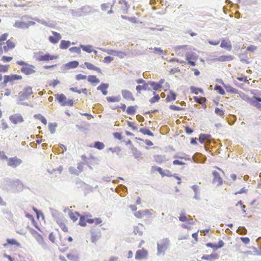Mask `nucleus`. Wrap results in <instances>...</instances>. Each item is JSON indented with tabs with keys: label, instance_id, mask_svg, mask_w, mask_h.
<instances>
[{
	"label": "nucleus",
	"instance_id": "obj_59",
	"mask_svg": "<svg viewBox=\"0 0 261 261\" xmlns=\"http://www.w3.org/2000/svg\"><path fill=\"white\" fill-rule=\"evenodd\" d=\"M126 56V54L122 51L117 50L116 56H117L120 59L123 58Z\"/></svg>",
	"mask_w": 261,
	"mask_h": 261
},
{
	"label": "nucleus",
	"instance_id": "obj_23",
	"mask_svg": "<svg viewBox=\"0 0 261 261\" xmlns=\"http://www.w3.org/2000/svg\"><path fill=\"white\" fill-rule=\"evenodd\" d=\"M232 60H233V57L230 55L221 56L215 59L216 61L220 62L229 61H231Z\"/></svg>",
	"mask_w": 261,
	"mask_h": 261
},
{
	"label": "nucleus",
	"instance_id": "obj_26",
	"mask_svg": "<svg viewBox=\"0 0 261 261\" xmlns=\"http://www.w3.org/2000/svg\"><path fill=\"white\" fill-rule=\"evenodd\" d=\"M81 158L89 166L92 164L91 161L95 160V158L93 155H90L89 158H88L85 155H83L81 156Z\"/></svg>",
	"mask_w": 261,
	"mask_h": 261
},
{
	"label": "nucleus",
	"instance_id": "obj_52",
	"mask_svg": "<svg viewBox=\"0 0 261 261\" xmlns=\"http://www.w3.org/2000/svg\"><path fill=\"white\" fill-rule=\"evenodd\" d=\"M215 113L218 116L223 117L224 115V111L222 109L216 108L215 110Z\"/></svg>",
	"mask_w": 261,
	"mask_h": 261
},
{
	"label": "nucleus",
	"instance_id": "obj_47",
	"mask_svg": "<svg viewBox=\"0 0 261 261\" xmlns=\"http://www.w3.org/2000/svg\"><path fill=\"white\" fill-rule=\"evenodd\" d=\"M10 67L9 65H3L0 64V72H7Z\"/></svg>",
	"mask_w": 261,
	"mask_h": 261
},
{
	"label": "nucleus",
	"instance_id": "obj_42",
	"mask_svg": "<svg viewBox=\"0 0 261 261\" xmlns=\"http://www.w3.org/2000/svg\"><path fill=\"white\" fill-rule=\"evenodd\" d=\"M211 138V135L208 134H201L199 138V141L201 143H203L206 140H208Z\"/></svg>",
	"mask_w": 261,
	"mask_h": 261
},
{
	"label": "nucleus",
	"instance_id": "obj_10",
	"mask_svg": "<svg viewBox=\"0 0 261 261\" xmlns=\"http://www.w3.org/2000/svg\"><path fill=\"white\" fill-rule=\"evenodd\" d=\"M213 176V183L216 184L217 186H221L223 184V180L221 177L219 173L216 171H214L212 172Z\"/></svg>",
	"mask_w": 261,
	"mask_h": 261
},
{
	"label": "nucleus",
	"instance_id": "obj_63",
	"mask_svg": "<svg viewBox=\"0 0 261 261\" xmlns=\"http://www.w3.org/2000/svg\"><path fill=\"white\" fill-rule=\"evenodd\" d=\"M9 34L8 33H4L0 36V43L3 41L7 40Z\"/></svg>",
	"mask_w": 261,
	"mask_h": 261
},
{
	"label": "nucleus",
	"instance_id": "obj_54",
	"mask_svg": "<svg viewBox=\"0 0 261 261\" xmlns=\"http://www.w3.org/2000/svg\"><path fill=\"white\" fill-rule=\"evenodd\" d=\"M81 47H72L69 48L71 53H75L80 54L81 53Z\"/></svg>",
	"mask_w": 261,
	"mask_h": 261
},
{
	"label": "nucleus",
	"instance_id": "obj_15",
	"mask_svg": "<svg viewBox=\"0 0 261 261\" xmlns=\"http://www.w3.org/2000/svg\"><path fill=\"white\" fill-rule=\"evenodd\" d=\"M122 97L127 100L134 101L135 98L132 93L127 90H123L121 91Z\"/></svg>",
	"mask_w": 261,
	"mask_h": 261
},
{
	"label": "nucleus",
	"instance_id": "obj_18",
	"mask_svg": "<svg viewBox=\"0 0 261 261\" xmlns=\"http://www.w3.org/2000/svg\"><path fill=\"white\" fill-rule=\"evenodd\" d=\"M220 47L229 51L232 49L231 42L228 39H223L221 41Z\"/></svg>",
	"mask_w": 261,
	"mask_h": 261
},
{
	"label": "nucleus",
	"instance_id": "obj_22",
	"mask_svg": "<svg viewBox=\"0 0 261 261\" xmlns=\"http://www.w3.org/2000/svg\"><path fill=\"white\" fill-rule=\"evenodd\" d=\"M84 64L88 69L95 70L98 73H101V70L100 68L95 66L92 64L86 62H85Z\"/></svg>",
	"mask_w": 261,
	"mask_h": 261
},
{
	"label": "nucleus",
	"instance_id": "obj_57",
	"mask_svg": "<svg viewBox=\"0 0 261 261\" xmlns=\"http://www.w3.org/2000/svg\"><path fill=\"white\" fill-rule=\"evenodd\" d=\"M133 155L136 158L139 159L142 155V153L141 151L135 149L133 150Z\"/></svg>",
	"mask_w": 261,
	"mask_h": 261
},
{
	"label": "nucleus",
	"instance_id": "obj_48",
	"mask_svg": "<svg viewBox=\"0 0 261 261\" xmlns=\"http://www.w3.org/2000/svg\"><path fill=\"white\" fill-rule=\"evenodd\" d=\"M140 132L144 135H147L150 136H153V134L148 129L145 128H141L140 129Z\"/></svg>",
	"mask_w": 261,
	"mask_h": 261
},
{
	"label": "nucleus",
	"instance_id": "obj_25",
	"mask_svg": "<svg viewBox=\"0 0 261 261\" xmlns=\"http://www.w3.org/2000/svg\"><path fill=\"white\" fill-rule=\"evenodd\" d=\"M108 87L109 84L102 83L97 88V89L100 90L103 95H106L108 94L107 89Z\"/></svg>",
	"mask_w": 261,
	"mask_h": 261
},
{
	"label": "nucleus",
	"instance_id": "obj_53",
	"mask_svg": "<svg viewBox=\"0 0 261 261\" xmlns=\"http://www.w3.org/2000/svg\"><path fill=\"white\" fill-rule=\"evenodd\" d=\"M248 99L249 103L251 105H252L255 107H257V105H258V103H259V102L255 99H254V97H253V98L252 99L248 98Z\"/></svg>",
	"mask_w": 261,
	"mask_h": 261
},
{
	"label": "nucleus",
	"instance_id": "obj_3",
	"mask_svg": "<svg viewBox=\"0 0 261 261\" xmlns=\"http://www.w3.org/2000/svg\"><path fill=\"white\" fill-rule=\"evenodd\" d=\"M22 76L18 74H10L5 75L4 76V81L1 84V85L5 87L7 84L9 83L10 84L13 85L14 84L15 81L21 80Z\"/></svg>",
	"mask_w": 261,
	"mask_h": 261
},
{
	"label": "nucleus",
	"instance_id": "obj_28",
	"mask_svg": "<svg viewBox=\"0 0 261 261\" xmlns=\"http://www.w3.org/2000/svg\"><path fill=\"white\" fill-rule=\"evenodd\" d=\"M150 214V212L148 210L145 211H140L135 213V216L138 218H142L145 215Z\"/></svg>",
	"mask_w": 261,
	"mask_h": 261
},
{
	"label": "nucleus",
	"instance_id": "obj_12",
	"mask_svg": "<svg viewBox=\"0 0 261 261\" xmlns=\"http://www.w3.org/2000/svg\"><path fill=\"white\" fill-rule=\"evenodd\" d=\"M34 24L35 22L33 21H29L28 23H25L20 21H17L15 22L14 27L17 28L24 29L28 28L29 26Z\"/></svg>",
	"mask_w": 261,
	"mask_h": 261
},
{
	"label": "nucleus",
	"instance_id": "obj_17",
	"mask_svg": "<svg viewBox=\"0 0 261 261\" xmlns=\"http://www.w3.org/2000/svg\"><path fill=\"white\" fill-rule=\"evenodd\" d=\"M218 81L219 82V83L223 85V87L226 89L227 92L234 94H237L238 93V91L237 89H236L234 88H233L232 87L227 86L223 83L222 80H218Z\"/></svg>",
	"mask_w": 261,
	"mask_h": 261
},
{
	"label": "nucleus",
	"instance_id": "obj_30",
	"mask_svg": "<svg viewBox=\"0 0 261 261\" xmlns=\"http://www.w3.org/2000/svg\"><path fill=\"white\" fill-rule=\"evenodd\" d=\"M80 47H81V48H82V49L87 52V53H91V52H92L93 51L95 53V54H96L97 53V51L96 50H93V48H92V46L91 45H80Z\"/></svg>",
	"mask_w": 261,
	"mask_h": 261
},
{
	"label": "nucleus",
	"instance_id": "obj_19",
	"mask_svg": "<svg viewBox=\"0 0 261 261\" xmlns=\"http://www.w3.org/2000/svg\"><path fill=\"white\" fill-rule=\"evenodd\" d=\"M67 257L70 261H79V254L76 251H71L67 255Z\"/></svg>",
	"mask_w": 261,
	"mask_h": 261
},
{
	"label": "nucleus",
	"instance_id": "obj_24",
	"mask_svg": "<svg viewBox=\"0 0 261 261\" xmlns=\"http://www.w3.org/2000/svg\"><path fill=\"white\" fill-rule=\"evenodd\" d=\"M219 255L217 253H212L210 255H204L202 256L201 259L203 260H212L213 259H218Z\"/></svg>",
	"mask_w": 261,
	"mask_h": 261
},
{
	"label": "nucleus",
	"instance_id": "obj_58",
	"mask_svg": "<svg viewBox=\"0 0 261 261\" xmlns=\"http://www.w3.org/2000/svg\"><path fill=\"white\" fill-rule=\"evenodd\" d=\"M33 209L34 211L36 213L37 217L38 219L40 218V217L43 219V218H44L43 215L41 212L39 211L37 209H36L35 207H33Z\"/></svg>",
	"mask_w": 261,
	"mask_h": 261
},
{
	"label": "nucleus",
	"instance_id": "obj_62",
	"mask_svg": "<svg viewBox=\"0 0 261 261\" xmlns=\"http://www.w3.org/2000/svg\"><path fill=\"white\" fill-rule=\"evenodd\" d=\"M160 98V97L159 95H155V96H154L153 97H152L150 99V102L151 103H154L155 102L158 101L159 100Z\"/></svg>",
	"mask_w": 261,
	"mask_h": 261
},
{
	"label": "nucleus",
	"instance_id": "obj_39",
	"mask_svg": "<svg viewBox=\"0 0 261 261\" xmlns=\"http://www.w3.org/2000/svg\"><path fill=\"white\" fill-rule=\"evenodd\" d=\"M90 147H94L99 150H101L104 148L105 144L102 142L97 141L94 143L93 146L90 145Z\"/></svg>",
	"mask_w": 261,
	"mask_h": 261
},
{
	"label": "nucleus",
	"instance_id": "obj_43",
	"mask_svg": "<svg viewBox=\"0 0 261 261\" xmlns=\"http://www.w3.org/2000/svg\"><path fill=\"white\" fill-rule=\"evenodd\" d=\"M69 215L70 219L74 222L76 221L80 216V214L78 213L72 212H70Z\"/></svg>",
	"mask_w": 261,
	"mask_h": 261
},
{
	"label": "nucleus",
	"instance_id": "obj_2",
	"mask_svg": "<svg viewBox=\"0 0 261 261\" xmlns=\"http://www.w3.org/2000/svg\"><path fill=\"white\" fill-rule=\"evenodd\" d=\"M15 46L16 42L13 38L7 40L6 42L4 44L3 46H2V44L0 43V56L3 53H8L9 51L14 48Z\"/></svg>",
	"mask_w": 261,
	"mask_h": 261
},
{
	"label": "nucleus",
	"instance_id": "obj_11",
	"mask_svg": "<svg viewBox=\"0 0 261 261\" xmlns=\"http://www.w3.org/2000/svg\"><path fill=\"white\" fill-rule=\"evenodd\" d=\"M35 66L32 65L26 64L21 68V72L26 75L33 74L35 72Z\"/></svg>",
	"mask_w": 261,
	"mask_h": 261
},
{
	"label": "nucleus",
	"instance_id": "obj_60",
	"mask_svg": "<svg viewBox=\"0 0 261 261\" xmlns=\"http://www.w3.org/2000/svg\"><path fill=\"white\" fill-rule=\"evenodd\" d=\"M151 86L153 87V89L155 90H156L162 88V86L159 84V83L152 82L151 84Z\"/></svg>",
	"mask_w": 261,
	"mask_h": 261
},
{
	"label": "nucleus",
	"instance_id": "obj_36",
	"mask_svg": "<svg viewBox=\"0 0 261 261\" xmlns=\"http://www.w3.org/2000/svg\"><path fill=\"white\" fill-rule=\"evenodd\" d=\"M70 45L69 41L62 40L60 44V48L62 49H67Z\"/></svg>",
	"mask_w": 261,
	"mask_h": 261
},
{
	"label": "nucleus",
	"instance_id": "obj_5",
	"mask_svg": "<svg viewBox=\"0 0 261 261\" xmlns=\"http://www.w3.org/2000/svg\"><path fill=\"white\" fill-rule=\"evenodd\" d=\"M55 99L62 106H72L73 101L72 99H68L63 94H57L55 95Z\"/></svg>",
	"mask_w": 261,
	"mask_h": 261
},
{
	"label": "nucleus",
	"instance_id": "obj_46",
	"mask_svg": "<svg viewBox=\"0 0 261 261\" xmlns=\"http://www.w3.org/2000/svg\"><path fill=\"white\" fill-rule=\"evenodd\" d=\"M214 90L216 91L218 93L222 95L225 94V92L222 87L219 85H216L214 88Z\"/></svg>",
	"mask_w": 261,
	"mask_h": 261
},
{
	"label": "nucleus",
	"instance_id": "obj_64",
	"mask_svg": "<svg viewBox=\"0 0 261 261\" xmlns=\"http://www.w3.org/2000/svg\"><path fill=\"white\" fill-rule=\"evenodd\" d=\"M113 61V58L110 56L105 57L103 59V62L105 63H110Z\"/></svg>",
	"mask_w": 261,
	"mask_h": 261
},
{
	"label": "nucleus",
	"instance_id": "obj_37",
	"mask_svg": "<svg viewBox=\"0 0 261 261\" xmlns=\"http://www.w3.org/2000/svg\"><path fill=\"white\" fill-rule=\"evenodd\" d=\"M112 7V5L110 3L102 4L101 5V9L103 11H107L109 8H111V9L108 11L109 14L112 13V11L111 10Z\"/></svg>",
	"mask_w": 261,
	"mask_h": 261
},
{
	"label": "nucleus",
	"instance_id": "obj_16",
	"mask_svg": "<svg viewBox=\"0 0 261 261\" xmlns=\"http://www.w3.org/2000/svg\"><path fill=\"white\" fill-rule=\"evenodd\" d=\"M31 233L40 245H43L45 244V242L42 236L38 232L35 230H32Z\"/></svg>",
	"mask_w": 261,
	"mask_h": 261
},
{
	"label": "nucleus",
	"instance_id": "obj_14",
	"mask_svg": "<svg viewBox=\"0 0 261 261\" xmlns=\"http://www.w3.org/2000/svg\"><path fill=\"white\" fill-rule=\"evenodd\" d=\"M10 120L14 124L21 123L23 121L22 116L19 114H15L10 116Z\"/></svg>",
	"mask_w": 261,
	"mask_h": 261
},
{
	"label": "nucleus",
	"instance_id": "obj_6",
	"mask_svg": "<svg viewBox=\"0 0 261 261\" xmlns=\"http://www.w3.org/2000/svg\"><path fill=\"white\" fill-rule=\"evenodd\" d=\"M55 220L63 231L65 232H68L69 230L67 226L68 221L62 215H59L57 217Z\"/></svg>",
	"mask_w": 261,
	"mask_h": 261
},
{
	"label": "nucleus",
	"instance_id": "obj_56",
	"mask_svg": "<svg viewBox=\"0 0 261 261\" xmlns=\"http://www.w3.org/2000/svg\"><path fill=\"white\" fill-rule=\"evenodd\" d=\"M77 168L78 169V170L73 172L74 174H78L80 172L83 171L84 168L83 163H81L78 164Z\"/></svg>",
	"mask_w": 261,
	"mask_h": 261
},
{
	"label": "nucleus",
	"instance_id": "obj_51",
	"mask_svg": "<svg viewBox=\"0 0 261 261\" xmlns=\"http://www.w3.org/2000/svg\"><path fill=\"white\" fill-rule=\"evenodd\" d=\"M79 62L77 61H71L69 62L67 66L70 68H74L78 66Z\"/></svg>",
	"mask_w": 261,
	"mask_h": 261
},
{
	"label": "nucleus",
	"instance_id": "obj_8",
	"mask_svg": "<svg viewBox=\"0 0 261 261\" xmlns=\"http://www.w3.org/2000/svg\"><path fill=\"white\" fill-rule=\"evenodd\" d=\"M148 251L144 248L138 250L135 254V258L137 260L146 259L148 256Z\"/></svg>",
	"mask_w": 261,
	"mask_h": 261
},
{
	"label": "nucleus",
	"instance_id": "obj_44",
	"mask_svg": "<svg viewBox=\"0 0 261 261\" xmlns=\"http://www.w3.org/2000/svg\"><path fill=\"white\" fill-rule=\"evenodd\" d=\"M7 242L8 244L11 245H15L17 247H20V244L15 239H7Z\"/></svg>",
	"mask_w": 261,
	"mask_h": 261
},
{
	"label": "nucleus",
	"instance_id": "obj_41",
	"mask_svg": "<svg viewBox=\"0 0 261 261\" xmlns=\"http://www.w3.org/2000/svg\"><path fill=\"white\" fill-rule=\"evenodd\" d=\"M44 54L42 52H38L35 54V58L38 61H44Z\"/></svg>",
	"mask_w": 261,
	"mask_h": 261
},
{
	"label": "nucleus",
	"instance_id": "obj_31",
	"mask_svg": "<svg viewBox=\"0 0 261 261\" xmlns=\"http://www.w3.org/2000/svg\"><path fill=\"white\" fill-rule=\"evenodd\" d=\"M176 97V94L175 93H174L173 91H170L169 92V94H168L167 96L166 100L167 102L174 101L175 100Z\"/></svg>",
	"mask_w": 261,
	"mask_h": 261
},
{
	"label": "nucleus",
	"instance_id": "obj_49",
	"mask_svg": "<svg viewBox=\"0 0 261 261\" xmlns=\"http://www.w3.org/2000/svg\"><path fill=\"white\" fill-rule=\"evenodd\" d=\"M87 219H85L84 216H80L79 224L81 226H86L87 225Z\"/></svg>",
	"mask_w": 261,
	"mask_h": 261
},
{
	"label": "nucleus",
	"instance_id": "obj_45",
	"mask_svg": "<svg viewBox=\"0 0 261 261\" xmlns=\"http://www.w3.org/2000/svg\"><path fill=\"white\" fill-rule=\"evenodd\" d=\"M194 101L198 103L202 104L206 101V98L203 97L194 96L193 97Z\"/></svg>",
	"mask_w": 261,
	"mask_h": 261
},
{
	"label": "nucleus",
	"instance_id": "obj_21",
	"mask_svg": "<svg viewBox=\"0 0 261 261\" xmlns=\"http://www.w3.org/2000/svg\"><path fill=\"white\" fill-rule=\"evenodd\" d=\"M144 226L141 224H138L134 227V232L135 234L142 236L143 233Z\"/></svg>",
	"mask_w": 261,
	"mask_h": 261
},
{
	"label": "nucleus",
	"instance_id": "obj_38",
	"mask_svg": "<svg viewBox=\"0 0 261 261\" xmlns=\"http://www.w3.org/2000/svg\"><path fill=\"white\" fill-rule=\"evenodd\" d=\"M121 99L120 96H110L107 97V100L110 102H119Z\"/></svg>",
	"mask_w": 261,
	"mask_h": 261
},
{
	"label": "nucleus",
	"instance_id": "obj_61",
	"mask_svg": "<svg viewBox=\"0 0 261 261\" xmlns=\"http://www.w3.org/2000/svg\"><path fill=\"white\" fill-rule=\"evenodd\" d=\"M12 57H7V56H3L1 58V61L4 62H9L12 60Z\"/></svg>",
	"mask_w": 261,
	"mask_h": 261
},
{
	"label": "nucleus",
	"instance_id": "obj_55",
	"mask_svg": "<svg viewBox=\"0 0 261 261\" xmlns=\"http://www.w3.org/2000/svg\"><path fill=\"white\" fill-rule=\"evenodd\" d=\"M103 51L106 52L109 55L115 56H116V54L117 50L113 49H101Z\"/></svg>",
	"mask_w": 261,
	"mask_h": 261
},
{
	"label": "nucleus",
	"instance_id": "obj_1",
	"mask_svg": "<svg viewBox=\"0 0 261 261\" xmlns=\"http://www.w3.org/2000/svg\"><path fill=\"white\" fill-rule=\"evenodd\" d=\"M178 218L180 221L186 222V224L181 225V227L183 228L190 229L191 227V225L195 223L192 217L190 215H187L185 212H182L180 214Z\"/></svg>",
	"mask_w": 261,
	"mask_h": 261
},
{
	"label": "nucleus",
	"instance_id": "obj_27",
	"mask_svg": "<svg viewBox=\"0 0 261 261\" xmlns=\"http://www.w3.org/2000/svg\"><path fill=\"white\" fill-rule=\"evenodd\" d=\"M87 221L89 224H95V225H100L102 221L100 218H95L93 219H87Z\"/></svg>",
	"mask_w": 261,
	"mask_h": 261
},
{
	"label": "nucleus",
	"instance_id": "obj_35",
	"mask_svg": "<svg viewBox=\"0 0 261 261\" xmlns=\"http://www.w3.org/2000/svg\"><path fill=\"white\" fill-rule=\"evenodd\" d=\"M101 234L100 232H93L91 235V240L92 243H96L100 238Z\"/></svg>",
	"mask_w": 261,
	"mask_h": 261
},
{
	"label": "nucleus",
	"instance_id": "obj_7",
	"mask_svg": "<svg viewBox=\"0 0 261 261\" xmlns=\"http://www.w3.org/2000/svg\"><path fill=\"white\" fill-rule=\"evenodd\" d=\"M22 163L20 159L18 158L17 156L9 158L8 159L7 165L8 166L13 168H15L19 166Z\"/></svg>",
	"mask_w": 261,
	"mask_h": 261
},
{
	"label": "nucleus",
	"instance_id": "obj_33",
	"mask_svg": "<svg viewBox=\"0 0 261 261\" xmlns=\"http://www.w3.org/2000/svg\"><path fill=\"white\" fill-rule=\"evenodd\" d=\"M137 108V106H129L126 110V113L128 115H134L136 113Z\"/></svg>",
	"mask_w": 261,
	"mask_h": 261
},
{
	"label": "nucleus",
	"instance_id": "obj_9",
	"mask_svg": "<svg viewBox=\"0 0 261 261\" xmlns=\"http://www.w3.org/2000/svg\"><path fill=\"white\" fill-rule=\"evenodd\" d=\"M32 94V88L31 87H27L23 89L22 91L19 92V96L21 100H24Z\"/></svg>",
	"mask_w": 261,
	"mask_h": 261
},
{
	"label": "nucleus",
	"instance_id": "obj_32",
	"mask_svg": "<svg viewBox=\"0 0 261 261\" xmlns=\"http://www.w3.org/2000/svg\"><path fill=\"white\" fill-rule=\"evenodd\" d=\"M59 58L57 55H51L49 53L44 54V61H48L49 60H54L57 59Z\"/></svg>",
	"mask_w": 261,
	"mask_h": 261
},
{
	"label": "nucleus",
	"instance_id": "obj_4",
	"mask_svg": "<svg viewBox=\"0 0 261 261\" xmlns=\"http://www.w3.org/2000/svg\"><path fill=\"white\" fill-rule=\"evenodd\" d=\"M170 244V241L168 238H163L157 243L158 254H164Z\"/></svg>",
	"mask_w": 261,
	"mask_h": 261
},
{
	"label": "nucleus",
	"instance_id": "obj_50",
	"mask_svg": "<svg viewBox=\"0 0 261 261\" xmlns=\"http://www.w3.org/2000/svg\"><path fill=\"white\" fill-rule=\"evenodd\" d=\"M190 90L193 93L198 94L199 93H203V90L201 88L191 87Z\"/></svg>",
	"mask_w": 261,
	"mask_h": 261
},
{
	"label": "nucleus",
	"instance_id": "obj_40",
	"mask_svg": "<svg viewBox=\"0 0 261 261\" xmlns=\"http://www.w3.org/2000/svg\"><path fill=\"white\" fill-rule=\"evenodd\" d=\"M25 217L29 218L30 220L32 221V222L33 224L34 225V226L40 230V228L39 225H38L37 223L36 222L35 220H34V218L33 216L32 215H30L28 213L25 214Z\"/></svg>",
	"mask_w": 261,
	"mask_h": 261
},
{
	"label": "nucleus",
	"instance_id": "obj_34",
	"mask_svg": "<svg viewBox=\"0 0 261 261\" xmlns=\"http://www.w3.org/2000/svg\"><path fill=\"white\" fill-rule=\"evenodd\" d=\"M154 161L158 163H162L165 161V155L157 154L154 156Z\"/></svg>",
	"mask_w": 261,
	"mask_h": 261
},
{
	"label": "nucleus",
	"instance_id": "obj_13",
	"mask_svg": "<svg viewBox=\"0 0 261 261\" xmlns=\"http://www.w3.org/2000/svg\"><path fill=\"white\" fill-rule=\"evenodd\" d=\"M52 34L53 35L48 38L49 41L53 44H56L61 39V36L59 33L55 31H52Z\"/></svg>",
	"mask_w": 261,
	"mask_h": 261
},
{
	"label": "nucleus",
	"instance_id": "obj_20",
	"mask_svg": "<svg viewBox=\"0 0 261 261\" xmlns=\"http://www.w3.org/2000/svg\"><path fill=\"white\" fill-rule=\"evenodd\" d=\"M224 242L222 240H220L218 244L208 243L206 244V247L212 248L214 250H217L222 247L224 246Z\"/></svg>",
	"mask_w": 261,
	"mask_h": 261
},
{
	"label": "nucleus",
	"instance_id": "obj_29",
	"mask_svg": "<svg viewBox=\"0 0 261 261\" xmlns=\"http://www.w3.org/2000/svg\"><path fill=\"white\" fill-rule=\"evenodd\" d=\"M87 80L92 84L96 85L100 82L99 79L95 75H89L87 77Z\"/></svg>",
	"mask_w": 261,
	"mask_h": 261
}]
</instances>
